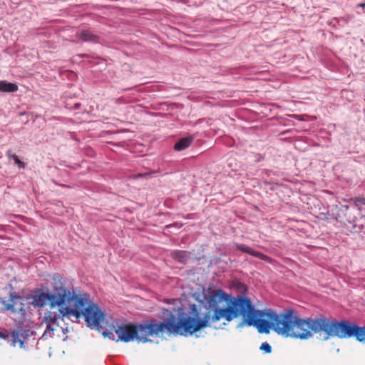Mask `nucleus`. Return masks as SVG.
I'll return each instance as SVG.
<instances>
[{"mask_svg":"<svg viewBox=\"0 0 365 365\" xmlns=\"http://www.w3.org/2000/svg\"><path fill=\"white\" fill-rule=\"evenodd\" d=\"M294 313L292 309H285L279 314L271 309H257L249 297L238 295L230 298L222 289H204V329H217L214 324L221 319L230 322L242 316V321L237 328L254 327L260 334H269L272 329L283 336L304 340L323 331L324 341L331 337H354L357 341L365 343V326L325 317L299 319L294 317Z\"/></svg>","mask_w":365,"mask_h":365,"instance_id":"obj_1","label":"nucleus"},{"mask_svg":"<svg viewBox=\"0 0 365 365\" xmlns=\"http://www.w3.org/2000/svg\"><path fill=\"white\" fill-rule=\"evenodd\" d=\"M53 282L49 287H43L33 295L34 307H44L48 306L50 309L58 308L57 313L48 311L43 321L46 327L43 334V337H51L55 330L54 326L60 318L66 317H74L76 319L83 317L86 326L88 328L96 329L101 332L104 337L116 342H130L136 339L139 342L145 343L151 341L148 339V336L158 335L165 329L171 333L186 336L192 335V304H190L188 314H182L178 322L171 313L169 314L168 321L158 324L155 319H150L139 324L133 323L119 324L116 321H113L106 330L100 323L105 319V313L98 304L92 303L85 307L87 299L78 297L73 291L71 290L59 274L52 276Z\"/></svg>","mask_w":365,"mask_h":365,"instance_id":"obj_2","label":"nucleus"},{"mask_svg":"<svg viewBox=\"0 0 365 365\" xmlns=\"http://www.w3.org/2000/svg\"><path fill=\"white\" fill-rule=\"evenodd\" d=\"M23 335L21 329H14L11 331L6 329L0 328V339L8 340L11 346H16L18 344L20 348L23 347V339L20 336Z\"/></svg>","mask_w":365,"mask_h":365,"instance_id":"obj_3","label":"nucleus"},{"mask_svg":"<svg viewBox=\"0 0 365 365\" xmlns=\"http://www.w3.org/2000/svg\"><path fill=\"white\" fill-rule=\"evenodd\" d=\"M21 301V297L15 292L10 294L9 303H7L4 299L0 298V302L4 305V309L6 310H10L14 313L23 310V305Z\"/></svg>","mask_w":365,"mask_h":365,"instance_id":"obj_4","label":"nucleus"},{"mask_svg":"<svg viewBox=\"0 0 365 365\" xmlns=\"http://www.w3.org/2000/svg\"><path fill=\"white\" fill-rule=\"evenodd\" d=\"M194 138L187 136L180 139L174 145V149L178 151L183 150L187 148L192 143Z\"/></svg>","mask_w":365,"mask_h":365,"instance_id":"obj_5","label":"nucleus"},{"mask_svg":"<svg viewBox=\"0 0 365 365\" xmlns=\"http://www.w3.org/2000/svg\"><path fill=\"white\" fill-rule=\"evenodd\" d=\"M235 246L236 247V248L237 250H239L243 252L247 253L252 256L257 257L260 259H263L264 257V255L262 253L255 251L244 244L236 243L235 245Z\"/></svg>","mask_w":365,"mask_h":365,"instance_id":"obj_6","label":"nucleus"},{"mask_svg":"<svg viewBox=\"0 0 365 365\" xmlns=\"http://www.w3.org/2000/svg\"><path fill=\"white\" fill-rule=\"evenodd\" d=\"M170 255L175 260L181 263H185L190 257V254L183 250H175Z\"/></svg>","mask_w":365,"mask_h":365,"instance_id":"obj_7","label":"nucleus"},{"mask_svg":"<svg viewBox=\"0 0 365 365\" xmlns=\"http://www.w3.org/2000/svg\"><path fill=\"white\" fill-rule=\"evenodd\" d=\"M18 90V86L16 83L0 81V92H14Z\"/></svg>","mask_w":365,"mask_h":365,"instance_id":"obj_8","label":"nucleus"},{"mask_svg":"<svg viewBox=\"0 0 365 365\" xmlns=\"http://www.w3.org/2000/svg\"><path fill=\"white\" fill-rule=\"evenodd\" d=\"M79 38L85 41H96V36L91 34L88 31H82L77 34Z\"/></svg>","mask_w":365,"mask_h":365,"instance_id":"obj_9","label":"nucleus"},{"mask_svg":"<svg viewBox=\"0 0 365 365\" xmlns=\"http://www.w3.org/2000/svg\"><path fill=\"white\" fill-rule=\"evenodd\" d=\"M7 155H8V157L10 160H14V163L18 165L19 168L21 167L22 165V162L21 161V160L19 158V157L15 155V154H12L11 153V151H8L7 153Z\"/></svg>","mask_w":365,"mask_h":365,"instance_id":"obj_10","label":"nucleus"},{"mask_svg":"<svg viewBox=\"0 0 365 365\" xmlns=\"http://www.w3.org/2000/svg\"><path fill=\"white\" fill-rule=\"evenodd\" d=\"M259 349L264 351L265 354H269L272 352V346L267 342H264L261 344Z\"/></svg>","mask_w":365,"mask_h":365,"instance_id":"obj_11","label":"nucleus"},{"mask_svg":"<svg viewBox=\"0 0 365 365\" xmlns=\"http://www.w3.org/2000/svg\"><path fill=\"white\" fill-rule=\"evenodd\" d=\"M361 204L365 205V197H362L359 200Z\"/></svg>","mask_w":365,"mask_h":365,"instance_id":"obj_12","label":"nucleus"},{"mask_svg":"<svg viewBox=\"0 0 365 365\" xmlns=\"http://www.w3.org/2000/svg\"><path fill=\"white\" fill-rule=\"evenodd\" d=\"M295 118H297L299 120H303L302 115H295Z\"/></svg>","mask_w":365,"mask_h":365,"instance_id":"obj_13","label":"nucleus"},{"mask_svg":"<svg viewBox=\"0 0 365 365\" xmlns=\"http://www.w3.org/2000/svg\"><path fill=\"white\" fill-rule=\"evenodd\" d=\"M80 106V104H79V103H76V104L74 105V108L77 109V108H78V106Z\"/></svg>","mask_w":365,"mask_h":365,"instance_id":"obj_14","label":"nucleus"},{"mask_svg":"<svg viewBox=\"0 0 365 365\" xmlns=\"http://www.w3.org/2000/svg\"><path fill=\"white\" fill-rule=\"evenodd\" d=\"M359 6H361V7H364L365 6V3H361L359 4Z\"/></svg>","mask_w":365,"mask_h":365,"instance_id":"obj_15","label":"nucleus"}]
</instances>
